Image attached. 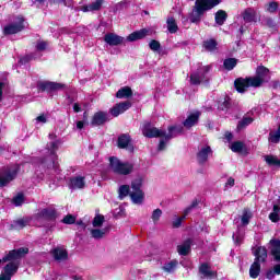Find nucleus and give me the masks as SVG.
<instances>
[{
  "label": "nucleus",
  "mask_w": 280,
  "mask_h": 280,
  "mask_svg": "<svg viewBox=\"0 0 280 280\" xmlns=\"http://www.w3.org/2000/svg\"><path fill=\"white\" fill-rule=\"evenodd\" d=\"M30 249L27 247H22L19 249H13L3 258V261H10L3 268V272L0 275V280H11L16 272H19V266L21 262L19 259L24 255H27Z\"/></svg>",
  "instance_id": "obj_1"
},
{
  "label": "nucleus",
  "mask_w": 280,
  "mask_h": 280,
  "mask_svg": "<svg viewBox=\"0 0 280 280\" xmlns=\"http://www.w3.org/2000/svg\"><path fill=\"white\" fill-rule=\"evenodd\" d=\"M268 73H270V70H268V68L264 66L258 67L257 77L248 79H236L234 82V86L238 93H245L246 89H248L249 86H261V84L266 82Z\"/></svg>",
  "instance_id": "obj_2"
},
{
  "label": "nucleus",
  "mask_w": 280,
  "mask_h": 280,
  "mask_svg": "<svg viewBox=\"0 0 280 280\" xmlns=\"http://www.w3.org/2000/svg\"><path fill=\"white\" fill-rule=\"evenodd\" d=\"M220 1L222 0H196L192 14L190 16V22L200 23L202 14L209 12V10H213L215 5H220Z\"/></svg>",
  "instance_id": "obj_3"
},
{
  "label": "nucleus",
  "mask_w": 280,
  "mask_h": 280,
  "mask_svg": "<svg viewBox=\"0 0 280 280\" xmlns=\"http://www.w3.org/2000/svg\"><path fill=\"white\" fill-rule=\"evenodd\" d=\"M253 254L255 260L249 268V277L252 279H257L261 272V264H265L266 259H268V249L264 246H259L253 250Z\"/></svg>",
  "instance_id": "obj_4"
},
{
  "label": "nucleus",
  "mask_w": 280,
  "mask_h": 280,
  "mask_svg": "<svg viewBox=\"0 0 280 280\" xmlns=\"http://www.w3.org/2000/svg\"><path fill=\"white\" fill-rule=\"evenodd\" d=\"M60 140H56L47 145L49 156L42 161L43 167H47L48 170L54 168V172H58V162H56V150L60 148Z\"/></svg>",
  "instance_id": "obj_5"
},
{
  "label": "nucleus",
  "mask_w": 280,
  "mask_h": 280,
  "mask_svg": "<svg viewBox=\"0 0 280 280\" xmlns=\"http://www.w3.org/2000/svg\"><path fill=\"white\" fill-rule=\"evenodd\" d=\"M19 172H21V166L19 164L4 167L0 173V187L10 185V183H12V180L19 176Z\"/></svg>",
  "instance_id": "obj_6"
},
{
  "label": "nucleus",
  "mask_w": 280,
  "mask_h": 280,
  "mask_svg": "<svg viewBox=\"0 0 280 280\" xmlns=\"http://www.w3.org/2000/svg\"><path fill=\"white\" fill-rule=\"evenodd\" d=\"M253 220V212L249 209H244L241 215V225H237L236 233L233 234V240L235 244H242L244 242V232H242V226H248Z\"/></svg>",
  "instance_id": "obj_7"
},
{
  "label": "nucleus",
  "mask_w": 280,
  "mask_h": 280,
  "mask_svg": "<svg viewBox=\"0 0 280 280\" xmlns=\"http://www.w3.org/2000/svg\"><path fill=\"white\" fill-rule=\"evenodd\" d=\"M109 168L114 174H120L122 176H128L132 173L133 166L130 163H124L117 158H109Z\"/></svg>",
  "instance_id": "obj_8"
},
{
  "label": "nucleus",
  "mask_w": 280,
  "mask_h": 280,
  "mask_svg": "<svg viewBox=\"0 0 280 280\" xmlns=\"http://www.w3.org/2000/svg\"><path fill=\"white\" fill-rule=\"evenodd\" d=\"M141 187H143V179L141 178H137L131 183L130 198L133 205H143V200H145V194Z\"/></svg>",
  "instance_id": "obj_9"
},
{
  "label": "nucleus",
  "mask_w": 280,
  "mask_h": 280,
  "mask_svg": "<svg viewBox=\"0 0 280 280\" xmlns=\"http://www.w3.org/2000/svg\"><path fill=\"white\" fill-rule=\"evenodd\" d=\"M25 19L23 16H18L14 23L8 24L3 28L4 36H10L12 34H19L25 30Z\"/></svg>",
  "instance_id": "obj_10"
},
{
  "label": "nucleus",
  "mask_w": 280,
  "mask_h": 280,
  "mask_svg": "<svg viewBox=\"0 0 280 280\" xmlns=\"http://www.w3.org/2000/svg\"><path fill=\"white\" fill-rule=\"evenodd\" d=\"M143 137H148L149 139H154L156 137H161V139H165V130H161L150 122H144L142 127Z\"/></svg>",
  "instance_id": "obj_11"
},
{
  "label": "nucleus",
  "mask_w": 280,
  "mask_h": 280,
  "mask_svg": "<svg viewBox=\"0 0 280 280\" xmlns=\"http://www.w3.org/2000/svg\"><path fill=\"white\" fill-rule=\"evenodd\" d=\"M178 135H183V127H170L168 133L165 132L164 138L160 140L158 150H165V148H167V141H170V139H174V137H178Z\"/></svg>",
  "instance_id": "obj_12"
},
{
  "label": "nucleus",
  "mask_w": 280,
  "mask_h": 280,
  "mask_svg": "<svg viewBox=\"0 0 280 280\" xmlns=\"http://www.w3.org/2000/svg\"><path fill=\"white\" fill-rule=\"evenodd\" d=\"M57 218L58 214L56 213V209L54 208H44L39 210L36 214V220H38V222H43V220L54 221Z\"/></svg>",
  "instance_id": "obj_13"
},
{
  "label": "nucleus",
  "mask_w": 280,
  "mask_h": 280,
  "mask_svg": "<svg viewBox=\"0 0 280 280\" xmlns=\"http://www.w3.org/2000/svg\"><path fill=\"white\" fill-rule=\"evenodd\" d=\"M69 189H84L86 187V177L82 175H75L69 178L68 182Z\"/></svg>",
  "instance_id": "obj_14"
},
{
  "label": "nucleus",
  "mask_w": 280,
  "mask_h": 280,
  "mask_svg": "<svg viewBox=\"0 0 280 280\" xmlns=\"http://www.w3.org/2000/svg\"><path fill=\"white\" fill-rule=\"evenodd\" d=\"M200 115H202V113L198 110L188 114L186 119L183 121L184 128H186V130H191L194 126H198V121H200Z\"/></svg>",
  "instance_id": "obj_15"
},
{
  "label": "nucleus",
  "mask_w": 280,
  "mask_h": 280,
  "mask_svg": "<svg viewBox=\"0 0 280 280\" xmlns=\"http://www.w3.org/2000/svg\"><path fill=\"white\" fill-rule=\"evenodd\" d=\"M207 73H209V66L199 68L197 72L190 75V83L200 84V82H205Z\"/></svg>",
  "instance_id": "obj_16"
},
{
  "label": "nucleus",
  "mask_w": 280,
  "mask_h": 280,
  "mask_svg": "<svg viewBox=\"0 0 280 280\" xmlns=\"http://www.w3.org/2000/svg\"><path fill=\"white\" fill-rule=\"evenodd\" d=\"M197 207H198V200H194L191 202V205L185 209L183 217H176L174 219L173 226L175 229H178L183 224V220H185L187 218V215H189V213H191V210L196 209Z\"/></svg>",
  "instance_id": "obj_17"
},
{
  "label": "nucleus",
  "mask_w": 280,
  "mask_h": 280,
  "mask_svg": "<svg viewBox=\"0 0 280 280\" xmlns=\"http://www.w3.org/2000/svg\"><path fill=\"white\" fill-rule=\"evenodd\" d=\"M130 106H132V104L130 102H121L116 104L110 110V115H113V117H119V115H122V113H126V110H128L130 108Z\"/></svg>",
  "instance_id": "obj_18"
},
{
  "label": "nucleus",
  "mask_w": 280,
  "mask_h": 280,
  "mask_svg": "<svg viewBox=\"0 0 280 280\" xmlns=\"http://www.w3.org/2000/svg\"><path fill=\"white\" fill-rule=\"evenodd\" d=\"M199 275L201 276V279H217L218 278V272L211 270V267L207 264H202L199 267Z\"/></svg>",
  "instance_id": "obj_19"
},
{
  "label": "nucleus",
  "mask_w": 280,
  "mask_h": 280,
  "mask_svg": "<svg viewBox=\"0 0 280 280\" xmlns=\"http://www.w3.org/2000/svg\"><path fill=\"white\" fill-rule=\"evenodd\" d=\"M51 255L55 261H67L69 259V253L65 247H56L51 250Z\"/></svg>",
  "instance_id": "obj_20"
},
{
  "label": "nucleus",
  "mask_w": 280,
  "mask_h": 280,
  "mask_svg": "<svg viewBox=\"0 0 280 280\" xmlns=\"http://www.w3.org/2000/svg\"><path fill=\"white\" fill-rule=\"evenodd\" d=\"M108 121V113L97 112L93 115L91 126H104Z\"/></svg>",
  "instance_id": "obj_21"
},
{
  "label": "nucleus",
  "mask_w": 280,
  "mask_h": 280,
  "mask_svg": "<svg viewBox=\"0 0 280 280\" xmlns=\"http://www.w3.org/2000/svg\"><path fill=\"white\" fill-rule=\"evenodd\" d=\"M104 40L107 45H110V47H117V45H121V43H124V37L115 33H107L104 36Z\"/></svg>",
  "instance_id": "obj_22"
},
{
  "label": "nucleus",
  "mask_w": 280,
  "mask_h": 280,
  "mask_svg": "<svg viewBox=\"0 0 280 280\" xmlns=\"http://www.w3.org/2000/svg\"><path fill=\"white\" fill-rule=\"evenodd\" d=\"M212 150L211 147L209 145H202L201 148H199V151L197 153V161L198 163L202 164V163H207V161L209 160V154H212Z\"/></svg>",
  "instance_id": "obj_23"
},
{
  "label": "nucleus",
  "mask_w": 280,
  "mask_h": 280,
  "mask_svg": "<svg viewBox=\"0 0 280 280\" xmlns=\"http://www.w3.org/2000/svg\"><path fill=\"white\" fill-rule=\"evenodd\" d=\"M110 232V226L105 228H92L90 229V233L94 240H103Z\"/></svg>",
  "instance_id": "obj_24"
},
{
  "label": "nucleus",
  "mask_w": 280,
  "mask_h": 280,
  "mask_svg": "<svg viewBox=\"0 0 280 280\" xmlns=\"http://www.w3.org/2000/svg\"><path fill=\"white\" fill-rule=\"evenodd\" d=\"M258 19L257 11L253 8H248L243 12V21L245 23H257Z\"/></svg>",
  "instance_id": "obj_25"
},
{
  "label": "nucleus",
  "mask_w": 280,
  "mask_h": 280,
  "mask_svg": "<svg viewBox=\"0 0 280 280\" xmlns=\"http://www.w3.org/2000/svg\"><path fill=\"white\" fill-rule=\"evenodd\" d=\"M269 244L271 246L270 253L275 261L280 262V240H277V238L270 240Z\"/></svg>",
  "instance_id": "obj_26"
},
{
  "label": "nucleus",
  "mask_w": 280,
  "mask_h": 280,
  "mask_svg": "<svg viewBox=\"0 0 280 280\" xmlns=\"http://www.w3.org/2000/svg\"><path fill=\"white\" fill-rule=\"evenodd\" d=\"M102 5H104V0H95L90 4L83 5L81 10L82 12H98V10H102Z\"/></svg>",
  "instance_id": "obj_27"
},
{
  "label": "nucleus",
  "mask_w": 280,
  "mask_h": 280,
  "mask_svg": "<svg viewBox=\"0 0 280 280\" xmlns=\"http://www.w3.org/2000/svg\"><path fill=\"white\" fill-rule=\"evenodd\" d=\"M177 253L182 256H187L191 253V238H187L183 244L177 246Z\"/></svg>",
  "instance_id": "obj_28"
},
{
  "label": "nucleus",
  "mask_w": 280,
  "mask_h": 280,
  "mask_svg": "<svg viewBox=\"0 0 280 280\" xmlns=\"http://www.w3.org/2000/svg\"><path fill=\"white\" fill-rule=\"evenodd\" d=\"M40 88L43 91H60V89H62V84L46 81L40 84Z\"/></svg>",
  "instance_id": "obj_29"
},
{
  "label": "nucleus",
  "mask_w": 280,
  "mask_h": 280,
  "mask_svg": "<svg viewBox=\"0 0 280 280\" xmlns=\"http://www.w3.org/2000/svg\"><path fill=\"white\" fill-rule=\"evenodd\" d=\"M166 27L170 34H176V32H178V24L176 23V19L172 16L167 18Z\"/></svg>",
  "instance_id": "obj_30"
},
{
  "label": "nucleus",
  "mask_w": 280,
  "mask_h": 280,
  "mask_svg": "<svg viewBox=\"0 0 280 280\" xmlns=\"http://www.w3.org/2000/svg\"><path fill=\"white\" fill-rule=\"evenodd\" d=\"M116 97H118V100H124V98H127V97H132V89H130L128 86L121 88L116 93Z\"/></svg>",
  "instance_id": "obj_31"
},
{
  "label": "nucleus",
  "mask_w": 280,
  "mask_h": 280,
  "mask_svg": "<svg viewBox=\"0 0 280 280\" xmlns=\"http://www.w3.org/2000/svg\"><path fill=\"white\" fill-rule=\"evenodd\" d=\"M130 145V136L124 133L118 137V148L126 149Z\"/></svg>",
  "instance_id": "obj_32"
},
{
  "label": "nucleus",
  "mask_w": 280,
  "mask_h": 280,
  "mask_svg": "<svg viewBox=\"0 0 280 280\" xmlns=\"http://www.w3.org/2000/svg\"><path fill=\"white\" fill-rule=\"evenodd\" d=\"M226 18H228L226 11L219 10L214 15L217 25H224Z\"/></svg>",
  "instance_id": "obj_33"
},
{
  "label": "nucleus",
  "mask_w": 280,
  "mask_h": 280,
  "mask_svg": "<svg viewBox=\"0 0 280 280\" xmlns=\"http://www.w3.org/2000/svg\"><path fill=\"white\" fill-rule=\"evenodd\" d=\"M27 224H30V219H19L16 221H13L12 223V229L15 230H21V229H25V226H27Z\"/></svg>",
  "instance_id": "obj_34"
},
{
  "label": "nucleus",
  "mask_w": 280,
  "mask_h": 280,
  "mask_svg": "<svg viewBox=\"0 0 280 280\" xmlns=\"http://www.w3.org/2000/svg\"><path fill=\"white\" fill-rule=\"evenodd\" d=\"M203 48L206 51H215L218 49V42L215 39H208L203 42Z\"/></svg>",
  "instance_id": "obj_35"
},
{
  "label": "nucleus",
  "mask_w": 280,
  "mask_h": 280,
  "mask_svg": "<svg viewBox=\"0 0 280 280\" xmlns=\"http://www.w3.org/2000/svg\"><path fill=\"white\" fill-rule=\"evenodd\" d=\"M265 161L267 165L280 167V160L275 155H265Z\"/></svg>",
  "instance_id": "obj_36"
},
{
  "label": "nucleus",
  "mask_w": 280,
  "mask_h": 280,
  "mask_svg": "<svg viewBox=\"0 0 280 280\" xmlns=\"http://www.w3.org/2000/svg\"><path fill=\"white\" fill-rule=\"evenodd\" d=\"M104 215L96 214L92 221L93 229H102V226H104Z\"/></svg>",
  "instance_id": "obj_37"
},
{
  "label": "nucleus",
  "mask_w": 280,
  "mask_h": 280,
  "mask_svg": "<svg viewBox=\"0 0 280 280\" xmlns=\"http://www.w3.org/2000/svg\"><path fill=\"white\" fill-rule=\"evenodd\" d=\"M118 198L120 200H124V198H126V196H130V186L128 185H122L119 187L118 189Z\"/></svg>",
  "instance_id": "obj_38"
},
{
  "label": "nucleus",
  "mask_w": 280,
  "mask_h": 280,
  "mask_svg": "<svg viewBox=\"0 0 280 280\" xmlns=\"http://www.w3.org/2000/svg\"><path fill=\"white\" fill-rule=\"evenodd\" d=\"M223 65L228 71H233V69L237 67V59L235 58L225 59Z\"/></svg>",
  "instance_id": "obj_39"
},
{
  "label": "nucleus",
  "mask_w": 280,
  "mask_h": 280,
  "mask_svg": "<svg viewBox=\"0 0 280 280\" xmlns=\"http://www.w3.org/2000/svg\"><path fill=\"white\" fill-rule=\"evenodd\" d=\"M279 213H280V208L279 206L275 205L272 212L269 214V220L272 222H279L280 220Z\"/></svg>",
  "instance_id": "obj_40"
},
{
  "label": "nucleus",
  "mask_w": 280,
  "mask_h": 280,
  "mask_svg": "<svg viewBox=\"0 0 280 280\" xmlns=\"http://www.w3.org/2000/svg\"><path fill=\"white\" fill-rule=\"evenodd\" d=\"M254 119L252 117H243V119L237 125V130H244L246 126H250L253 124Z\"/></svg>",
  "instance_id": "obj_41"
},
{
  "label": "nucleus",
  "mask_w": 280,
  "mask_h": 280,
  "mask_svg": "<svg viewBox=\"0 0 280 280\" xmlns=\"http://www.w3.org/2000/svg\"><path fill=\"white\" fill-rule=\"evenodd\" d=\"M178 266V261L177 260H171L170 262L165 264L163 266V270L165 272H174V270H176V267Z\"/></svg>",
  "instance_id": "obj_42"
},
{
  "label": "nucleus",
  "mask_w": 280,
  "mask_h": 280,
  "mask_svg": "<svg viewBox=\"0 0 280 280\" xmlns=\"http://www.w3.org/2000/svg\"><path fill=\"white\" fill-rule=\"evenodd\" d=\"M162 215H163V210H161L159 208L153 210V212L151 214V220H152L153 224H159V220H161Z\"/></svg>",
  "instance_id": "obj_43"
},
{
  "label": "nucleus",
  "mask_w": 280,
  "mask_h": 280,
  "mask_svg": "<svg viewBox=\"0 0 280 280\" xmlns=\"http://www.w3.org/2000/svg\"><path fill=\"white\" fill-rule=\"evenodd\" d=\"M244 148H245V145H244V142H242V141L233 142L231 145L232 152H237V153L244 152Z\"/></svg>",
  "instance_id": "obj_44"
},
{
  "label": "nucleus",
  "mask_w": 280,
  "mask_h": 280,
  "mask_svg": "<svg viewBox=\"0 0 280 280\" xmlns=\"http://www.w3.org/2000/svg\"><path fill=\"white\" fill-rule=\"evenodd\" d=\"M23 202H25V196L23 194H18L15 197H13L12 199V203L15 207H21V205H23Z\"/></svg>",
  "instance_id": "obj_45"
},
{
  "label": "nucleus",
  "mask_w": 280,
  "mask_h": 280,
  "mask_svg": "<svg viewBox=\"0 0 280 280\" xmlns=\"http://www.w3.org/2000/svg\"><path fill=\"white\" fill-rule=\"evenodd\" d=\"M152 34V30L150 28H142L140 31H136V36H138V39L141 40L142 38H145V36H150Z\"/></svg>",
  "instance_id": "obj_46"
},
{
  "label": "nucleus",
  "mask_w": 280,
  "mask_h": 280,
  "mask_svg": "<svg viewBox=\"0 0 280 280\" xmlns=\"http://www.w3.org/2000/svg\"><path fill=\"white\" fill-rule=\"evenodd\" d=\"M149 47L152 51H159V49H161V43H159L156 39H152L149 43Z\"/></svg>",
  "instance_id": "obj_47"
},
{
  "label": "nucleus",
  "mask_w": 280,
  "mask_h": 280,
  "mask_svg": "<svg viewBox=\"0 0 280 280\" xmlns=\"http://www.w3.org/2000/svg\"><path fill=\"white\" fill-rule=\"evenodd\" d=\"M63 224H75V217L73 214L66 215L62 221Z\"/></svg>",
  "instance_id": "obj_48"
},
{
  "label": "nucleus",
  "mask_w": 280,
  "mask_h": 280,
  "mask_svg": "<svg viewBox=\"0 0 280 280\" xmlns=\"http://www.w3.org/2000/svg\"><path fill=\"white\" fill-rule=\"evenodd\" d=\"M47 49V42L39 40L36 44V50L37 51H45Z\"/></svg>",
  "instance_id": "obj_49"
},
{
  "label": "nucleus",
  "mask_w": 280,
  "mask_h": 280,
  "mask_svg": "<svg viewBox=\"0 0 280 280\" xmlns=\"http://www.w3.org/2000/svg\"><path fill=\"white\" fill-rule=\"evenodd\" d=\"M36 57L33 55L25 56L20 59L21 65H25L26 62H30V60H35Z\"/></svg>",
  "instance_id": "obj_50"
},
{
  "label": "nucleus",
  "mask_w": 280,
  "mask_h": 280,
  "mask_svg": "<svg viewBox=\"0 0 280 280\" xmlns=\"http://www.w3.org/2000/svg\"><path fill=\"white\" fill-rule=\"evenodd\" d=\"M277 8H279V4H277V2H271L269 3L267 10L268 12L272 13V12H277Z\"/></svg>",
  "instance_id": "obj_51"
},
{
  "label": "nucleus",
  "mask_w": 280,
  "mask_h": 280,
  "mask_svg": "<svg viewBox=\"0 0 280 280\" xmlns=\"http://www.w3.org/2000/svg\"><path fill=\"white\" fill-rule=\"evenodd\" d=\"M35 122L36 124H47V116L40 115V116L36 117Z\"/></svg>",
  "instance_id": "obj_52"
},
{
  "label": "nucleus",
  "mask_w": 280,
  "mask_h": 280,
  "mask_svg": "<svg viewBox=\"0 0 280 280\" xmlns=\"http://www.w3.org/2000/svg\"><path fill=\"white\" fill-rule=\"evenodd\" d=\"M127 40H129V43H135V40H139V37L137 36V33L133 32L127 37Z\"/></svg>",
  "instance_id": "obj_53"
},
{
  "label": "nucleus",
  "mask_w": 280,
  "mask_h": 280,
  "mask_svg": "<svg viewBox=\"0 0 280 280\" xmlns=\"http://www.w3.org/2000/svg\"><path fill=\"white\" fill-rule=\"evenodd\" d=\"M59 3H63L67 8H71L73 5V0H58Z\"/></svg>",
  "instance_id": "obj_54"
},
{
  "label": "nucleus",
  "mask_w": 280,
  "mask_h": 280,
  "mask_svg": "<svg viewBox=\"0 0 280 280\" xmlns=\"http://www.w3.org/2000/svg\"><path fill=\"white\" fill-rule=\"evenodd\" d=\"M234 185H235V179L233 177H230L225 183V187H233Z\"/></svg>",
  "instance_id": "obj_55"
},
{
  "label": "nucleus",
  "mask_w": 280,
  "mask_h": 280,
  "mask_svg": "<svg viewBox=\"0 0 280 280\" xmlns=\"http://www.w3.org/2000/svg\"><path fill=\"white\" fill-rule=\"evenodd\" d=\"M275 275H277L275 272V269L267 271V279H270V280L275 279Z\"/></svg>",
  "instance_id": "obj_56"
},
{
  "label": "nucleus",
  "mask_w": 280,
  "mask_h": 280,
  "mask_svg": "<svg viewBox=\"0 0 280 280\" xmlns=\"http://www.w3.org/2000/svg\"><path fill=\"white\" fill-rule=\"evenodd\" d=\"M73 110H74V113H81L82 112V107H80V104L75 103L73 105Z\"/></svg>",
  "instance_id": "obj_57"
},
{
  "label": "nucleus",
  "mask_w": 280,
  "mask_h": 280,
  "mask_svg": "<svg viewBox=\"0 0 280 280\" xmlns=\"http://www.w3.org/2000/svg\"><path fill=\"white\" fill-rule=\"evenodd\" d=\"M226 141H232L233 140V133L226 131L225 135H224Z\"/></svg>",
  "instance_id": "obj_58"
},
{
  "label": "nucleus",
  "mask_w": 280,
  "mask_h": 280,
  "mask_svg": "<svg viewBox=\"0 0 280 280\" xmlns=\"http://www.w3.org/2000/svg\"><path fill=\"white\" fill-rule=\"evenodd\" d=\"M77 128L78 130H82V128H84V121L82 120L77 121Z\"/></svg>",
  "instance_id": "obj_59"
},
{
  "label": "nucleus",
  "mask_w": 280,
  "mask_h": 280,
  "mask_svg": "<svg viewBox=\"0 0 280 280\" xmlns=\"http://www.w3.org/2000/svg\"><path fill=\"white\" fill-rule=\"evenodd\" d=\"M273 271H275L276 275H280V264L273 266Z\"/></svg>",
  "instance_id": "obj_60"
},
{
  "label": "nucleus",
  "mask_w": 280,
  "mask_h": 280,
  "mask_svg": "<svg viewBox=\"0 0 280 280\" xmlns=\"http://www.w3.org/2000/svg\"><path fill=\"white\" fill-rule=\"evenodd\" d=\"M223 106H224V108H229V106H231V103H229L228 98L224 100Z\"/></svg>",
  "instance_id": "obj_61"
},
{
  "label": "nucleus",
  "mask_w": 280,
  "mask_h": 280,
  "mask_svg": "<svg viewBox=\"0 0 280 280\" xmlns=\"http://www.w3.org/2000/svg\"><path fill=\"white\" fill-rule=\"evenodd\" d=\"M3 97V82H0V100Z\"/></svg>",
  "instance_id": "obj_62"
},
{
  "label": "nucleus",
  "mask_w": 280,
  "mask_h": 280,
  "mask_svg": "<svg viewBox=\"0 0 280 280\" xmlns=\"http://www.w3.org/2000/svg\"><path fill=\"white\" fill-rule=\"evenodd\" d=\"M47 0H37L38 3H45Z\"/></svg>",
  "instance_id": "obj_63"
},
{
  "label": "nucleus",
  "mask_w": 280,
  "mask_h": 280,
  "mask_svg": "<svg viewBox=\"0 0 280 280\" xmlns=\"http://www.w3.org/2000/svg\"><path fill=\"white\" fill-rule=\"evenodd\" d=\"M54 137H56V136H55V135H49V138H50V139H54Z\"/></svg>",
  "instance_id": "obj_64"
}]
</instances>
